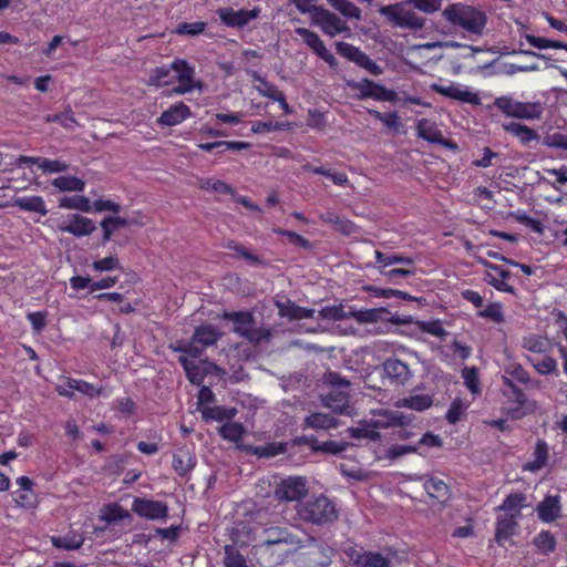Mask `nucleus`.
Instances as JSON below:
<instances>
[{
  "label": "nucleus",
  "instance_id": "1",
  "mask_svg": "<svg viewBox=\"0 0 567 567\" xmlns=\"http://www.w3.org/2000/svg\"><path fill=\"white\" fill-rule=\"evenodd\" d=\"M297 513L303 522L318 526L332 524L339 518L336 502L324 494L313 495L307 501L299 503Z\"/></svg>",
  "mask_w": 567,
  "mask_h": 567
},
{
  "label": "nucleus",
  "instance_id": "2",
  "mask_svg": "<svg viewBox=\"0 0 567 567\" xmlns=\"http://www.w3.org/2000/svg\"><path fill=\"white\" fill-rule=\"evenodd\" d=\"M444 18L453 25L461 27L473 34H482L486 25V16L481 10L463 4L453 3L443 11Z\"/></svg>",
  "mask_w": 567,
  "mask_h": 567
},
{
  "label": "nucleus",
  "instance_id": "3",
  "mask_svg": "<svg viewBox=\"0 0 567 567\" xmlns=\"http://www.w3.org/2000/svg\"><path fill=\"white\" fill-rule=\"evenodd\" d=\"M175 80L178 84L171 91L173 94L182 95L194 91L202 90L204 84L199 80H195V66L184 59H175L172 62Z\"/></svg>",
  "mask_w": 567,
  "mask_h": 567
},
{
  "label": "nucleus",
  "instance_id": "4",
  "mask_svg": "<svg viewBox=\"0 0 567 567\" xmlns=\"http://www.w3.org/2000/svg\"><path fill=\"white\" fill-rule=\"evenodd\" d=\"M442 446L440 435L432 432L424 433L416 442L406 444H395L388 450V455L391 458L401 457L409 453H416L420 456H426L431 449H439Z\"/></svg>",
  "mask_w": 567,
  "mask_h": 567
},
{
  "label": "nucleus",
  "instance_id": "5",
  "mask_svg": "<svg viewBox=\"0 0 567 567\" xmlns=\"http://www.w3.org/2000/svg\"><path fill=\"white\" fill-rule=\"evenodd\" d=\"M384 16L393 24L401 28L421 29L424 25V19L419 17L414 11L406 10L400 3L383 6L380 9Z\"/></svg>",
  "mask_w": 567,
  "mask_h": 567
},
{
  "label": "nucleus",
  "instance_id": "6",
  "mask_svg": "<svg viewBox=\"0 0 567 567\" xmlns=\"http://www.w3.org/2000/svg\"><path fill=\"white\" fill-rule=\"evenodd\" d=\"M394 417L388 414L374 415L371 420H363L357 426L350 427L349 433L352 439H370L378 440L380 434L379 429H385L394 423Z\"/></svg>",
  "mask_w": 567,
  "mask_h": 567
},
{
  "label": "nucleus",
  "instance_id": "7",
  "mask_svg": "<svg viewBox=\"0 0 567 567\" xmlns=\"http://www.w3.org/2000/svg\"><path fill=\"white\" fill-rule=\"evenodd\" d=\"M336 49L341 56L355 63L358 66L364 69L370 74L374 76L382 74V68L368 54L362 52L358 47H354L348 42L340 41L336 43Z\"/></svg>",
  "mask_w": 567,
  "mask_h": 567
},
{
  "label": "nucleus",
  "instance_id": "8",
  "mask_svg": "<svg viewBox=\"0 0 567 567\" xmlns=\"http://www.w3.org/2000/svg\"><path fill=\"white\" fill-rule=\"evenodd\" d=\"M313 24L319 25L323 33L334 37L348 30L346 23L323 7L312 9L310 14Z\"/></svg>",
  "mask_w": 567,
  "mask_h": 567
},
{
  "label": "nucleus",
  "instance_id": "9",
  "mask_svg": "<svg viewBox=\"0 0 567 567\" xmlns=\"http://www.w3.org/2000/svg\"><path fill=\"white\" fill-rule=\"evenodd\" d=\"M132 511L140 517L152 520L163 519L168 515V506L166 503L141 497H136L133 501Z\"/></svg>",
  "mask_w": 567,
  "mask_h": 567
},
{
  "label": "nucleus",
  "instance_id": "10",
  "mask_svg": "<svg viewBox=\"0 0 567 567\" xmlns=\"http://www.w3.org/2000/svg\"><path fill=\"white\" fill-rule=\"evenodd\" d=\"M307 493V480L300 476H290L282 480L276 488V496L286 501H299Z\"/></svg>",
  "mask_w": 567,
  "mask_h": 567
},
{
  "label": "nucleus",
  "instance_id": "11",
  "mask_svg": "<svg viewBox=\"0 0 567 567\" xmlns=\"http://www.w3.org/2000/svg\"><path fill=\"white\" fill-rule=\"evenodd\" d=\"M260 10L254 8L251 10L240 9L235 11L233 8H220L217 16L220 21L229 28H243L250 21L258 18Z\"/></svg>",
  "mask_w": 567,
  "mask_h": 567
},
{
  "label": "nucleus",
  "instance_id": "12",
  "mask_svg": "<svg viewBox=\"0 0 567 567\" xmlns=\"http://www.w3.org/2000/svg\"><path fill=\"white\" fill-rule=\"evenodd\" d=\"M296 33L300 35L303 42L320 58L322 59L330 68H336L338 64L334 55L326 48L323 41L320 37L306 28H297Z\"/></svg>",
  "mask_w": 567,
  "mask_h": 567
},
{
  "label": "nucleus",
  "instance_id": "13",
  "mask_svg": "<svg viewBox=\"0 0 567 567\" xmlns=\"http://www.w3.org/2000/svg\"><path fill=\"white\" fill-rule=\"evenodd\" d=\"M382 367L391 384L404 385L412 378L409 364L398 358H388Z\"/></svg>",
  "mask_w": 567,
  "mask_h": 567
},
{
  "label": "nucleus",
  "instance_id": "14",
  "mask_svg": "<svg viewBox=\"0 0 567 567\" xmlns=\"http://www.w3.org/2000/svg\"><path fill=\"white\" fill-rule=\"evenodd\" d=\"M486 267L489 269L485 275L488 285L498 291L515 293V288L507 282L512 276L509 270L492 262H486Z\"/></svg>",
  "mask_w": 567,
  "mask_h": 567
},
{
  "label": "nucleus",
  "instance_id": "15",
  "mask_svg": "<svg viewBox=\"0 0 567 567\" xmlns=\"http://www.w3.org/2000/svg\"><path fill=\"white\" fill-rule=\"evenodd\" d=\"M193 116L190 107L184 102L172 104L157 118L161 126H175Z\"/></svg>",
  "mask_w": 567,
  "mask_h": 567
},
{
  "label": "nucleus",
  "instance_id": "16",
  "mask_svg": "<svg viewBox=\"0 0 567 567\" xmlns=\"http://www.w3.org/2000/svg\"><path fill=\"white\" fill-rule=\"evenodd\" d=\"M361 97H371L375 101L392 102L395 99V92L386 89L384 85L364 79L360 86Z\"/></svg>",
  "mask_w": 567,
  "mask_h": 567
},
{
  "label": "nucleus",
  "instance_id": "17",
  "mask_svg": "<svg viewBox=\"0 0 567 567\" xmlns=\"http://www.w3.org/2000/svg\"><path fill=\"white\" fill-rule=\"evenodd\" d=\"M517 517L508 515H501L497 517L494 539L498 545L504 546L505 542L517 534Z\"/></svg>",
  "mask_w": 567,
  "mask_h": 567
},
{
  "label": "nucleus",
  "instance_id": "18",
  "mask_svg": "<svg viewBox=\"0 0 567 567\" xmlns=\"http://www.w3.org/2000/svg\"><path fill=\"white\" fill-rule=\"evenodd\" d=\"M60 229L75 237H83L91 235L95 230V225L92 219L74 214L68 224L62 225Z\"/></svg>",
  "mask_w": 567,
  "mask_h": 567
},
{
  "label": "nucleus",
  "instance_id": "19",
  "mask_svg": "<svg viewBox=\"0 0 567 567\" xmlns=\"http://www.w3.org/2000/svg\"><path fill=\"white\" fill-rule=\"evenodd\" d=\"M432 90L445 97H450L456 101L470 103V104H478L480 97L476 93L467 91V90H461L456 85H449L443 86L440 84H433Z\"/></svg>",
  "mask_w": 567,
  "mask_h": 567
},
{
  "label": "nucleus",
  "instance_id": "20",
  "mask_svg": "<svg viewBox=\"0 0 567 567\" xmlns=\"http://www.w3.org/2000/svg\"><path fill=\"white\" fill-rule=\"evenodd\" d=\"M332 549L317 546L306 554L302 567H329L332 563Z\"/></svg>",
  "mask_w": 567,
  "mask_h": 567
},
{
  "label": "nucleus",
  "instance_id": "21",
  "mask_svg": "<svg viewBox=\"0 0 567 567\" xmlns=\"http://www.w3.org/2000/svg\"><path fill=\"white\" fill-rule=\"evenodd\" d=\"M20 163L37 165L44 173H62L69 168V165L64 161L50 159L45 157L21 156Z\"/></svg>",
  "mask_w": 567,
  "mask_h": 567
},
{
  "label": "nucleus",
  "instance_id": "22",
  "mask_svg": "<svg viewBox=\"0 0 567 567\" xmlns=\"http://www.w3.org/2000/svg\"><path fill=\"white\" fill-rule=\"evenodd\" d=\"M416 131L417 136L424 141L441 145H447V143L443 138L442 132L433 122L426 118H421L417 121Z\"/></svg>",
  "mask_w": 567,
  "mask_h": 567
},
{
  "label": "nucleus",
  "instance_id": "23",
  "mask_svg": "<svg viewBox=\"0 0 567 567\" xmlns=\"http://www.w3.org/2000/svg\"><path fill=\"white\" fill-rule=\"evenodd\" d=\"M537 514L540 520L551 523L560 515V504L557 496H547L537 505Z\"/></svg>",
  "mask_w": 567,
  "mask_h": 567
},
{
  "label": "nucleus",
  "instance_id": "24",
  "mask_svg": "<svg viewBox=\"0 0 567 567\" xmlns=\"http://www.w3.org/2000/svg\"><path fill=\"white\" fill-rule=\"evenodd\" d=\"M278 309L281 317H287L291 320L311 319L315 315V309L298 306L290 300L278 303Z\"/></svg>",
  "mask_w": 567,
  "mask_h": 567
},
{
  "label": "nucleus",
  "instance_id": "25",
  "mask_svg": "<svg viewBox=\"0 0 567 567\" xmlns=\"http://www.w3.org/2000/svg\"><path fill=\"white\" fill-rule=\"evenodd\" d=\"M221 334L210 324L198 326L193 334V341L202 346V348L210 347L217 343Z\"/></svg>",
  "mask_w": 567,
  "mask_h": 567
},
{
  "label": "nucleus",
  "instance_id": "26",
  "mask_svg": "<svg viewBox=\"0 0 567 567\" xmlns=\"http://www.w3.org/2000/svg\"><path fill=\"white\" fill-rule=\"evenodd\" d=\"M175 81L173 74L172 63L169 65H162L154 68L150 71L147 85L150 86H166Z\"/></svg>",
  "mask_w": 567,
  "mask_h": 567
},
{
  "label": "nucleus",
  "instance_id": "27",
  "mask_svg": "<svg viewBox=\"0 0 567 567\" xmlns=\"http://www.w3.org/2000/svg\"><path fill=\"white\" fill-rule=\"evenodd\" d=\"M236 408H226V406H209L200 409L202 417L204 421H231L237 415Z\"/></svg>",
  "mask_w": 567,
  "mask_h": 567
},
{
  "label": "nucleus",
  "instance_id": "28",
  "mask_svg": "<svg viewBox=\"0 0 567 567\" xmlns=\"http://www.w3.org/2000/svg\"><path fill=\"white\" fill-rule=\"evenodd\" d=\"M526 495L523 493L509 494L497 507V511L506 512L505 515L515 516L519 518L522 516V508L526 506Z\"/></svg>",
  "mask_w": 567,
  "mask_h": 567
},
{
  "label": "nucleus",
  "instance_id": "29",
  "mask_svg": "<svg viewBox=\"0 0 567 567\" xmlns=\"http://www.w3.org/2000/svg\"><path fill=\"white\" fill-rule=\"evenodd\" d=\"M324 223L333 225L334 229L343 235L350 236L358 233V226L350 219L328 212L321 216Z\"/></svg>",
  "mask_w": 567,
  "mask_h": 567
},
{
  "label": "nucleus",
  "instance_id": "30",
  "mask_svg": "<svg viewBox=\"0 0 567 567\" xmlns=\"http://www.w3.org/2000/svg\"><path fill=\"white\" fill-rule=\"evenodd\" d=\"M221 318L227 321L234 322L233 331L240 328V331L249 329L255 323V318L251 311H225Z\"/></svg>",
  "mask_w": 567,
  "mask_h": 567
},
{
  "label": "nucleus",
  "instance_id": "31",
  "mask_svg": "<svg viewBox=\"0 0 567 567\" xmlns=\"http://www.w3.org/2000/svg\"><path fill=\"white\" fill-rule=\"evenodd\" d=\"M17 206L24 212L38 213L42 216L48 215L49 209L45 202L41 196H23L19 197L16 202Z\"/></svg>",
  "mask_w": 567,
  "mask_h": 567
},
{
  "label": "nucleus",
  "instance_id": "32",
  "mask_svg": "<svg viewBox=\"0 0 567 567\" xmlns=\"http://www.w3.org/2000/svg\"><path fill=\"white\" fill-rule=\"evenodd\" d=\"M51 543L55 548L75 550L83 545L84 538L75 532H69L64 536H53Z\"/></svg>",
  "mask_w": 567,
  "mask_h": 567
},
{
  "label": "nucleus",
  "instance_id": "33",
  "mask_svg": "<svg viewBox=\"0 0 567 567\" xmlns=\"http://www.w3.org/2000/svg\"><path fill=\"white\" fill-rule=\"evenodd\" d=\"M523 348L530 353L544 354L549 351L550 341L546 337L530 334L523 339Z\"/></svg>",
  "mask_w": 567,
  "mask_h": 567
},
{
  "label": "nucleus",
  "instance_id": "34",
  "mask_svg": "<svg viewBox=\"0 0 567 567\" xmlns=\"http://www.w3.org/2000/svg\"><path fill=\"white\" fill-rule=\"evenodd\" d=\"M305 425L315 430H329L337 426V421L330 414L316 412L306 417Z\"/></svg>",
  "mask_w": 567,
  "mask_h": 567
},
{
  "label": "nucleus",
  "instance_id": "35",
  "mask_svg": "<svg viewBox=\"0 0 567 567\" xmlns=\"http://www.w3.org/2000/svg\"><path fill=\"white\" fill-rule=\"evenodd\" d=\"M66 385L90 399L99 398L102 394V388L81 379L66 378Z\"/></svg>",
  "mask_w": 567,
  "mask_h": 567
},
{
  "label": "nucleus",
  "instance_id": "36",
  "mask_svg": "<svg viewBox=\"0 0 567 567\" xmlns=\"http://www.w3.org/2000/svg\"><path fill=\"white\" fill-rule=\"evenodd\" d=\"M264 545L267 547L278 544H292L291 534L286 528L272 527L265 530Z\"/></svg>",
  "mask_w": 567,
  "mask_h": 567
},
{
  "label": "nucleus",
  "instance_id": "37",
  "mask_svg": "<svg viewBox=\"0 0 567 567\" xmlns=\"http://www.w3.org/2000/svg\"><path fill=\"white\" fill-rule=\"evenodd\" d=\"M52 185L60 192H83L85 188V182L75 176H59Z\"/></svg>",
  "mask_w": 567,
  "mask_h": 567
},
{
  "label": "nucleus",
  "instance_id": "38",
  "mask_svg": "<svg viewBox=\"0 0 567 567\" xmlns=\"http://www.w3.org/2000/svg\"><path fill=\"white\" fill-rule=\"evenodd\" d=\"M504 127L506 132L516 136L524 144H528L537 138V133L535 132V130L524 124L512 122L505 125Z\"/></svg>",
  "mask_w": 567,
  "mask_h": 567
},
{
  "label": "nucleus",
  "instance_id": "39",
  "mask_svg": "<svg viewBox=\"0 0 567 567\" xmlns=\"http://www.w3.org/2000/svg\"><path fill=\"white\" fill-rule=\"evenodd\" d=\"M543 114V107L540 103L535 102H518L516 105V112L515 116L517 118H525V120H536L539 118Z\"/></svg>",
  "mask_w": 567,
  "mask_h": 567
},
{
  "label": "nucleus",
  "instance_id": "40",
  "mask_svg": "<svg viewBox=\"0 0 567 567\" xmlns=\"http://www.w3.org/2000/svg\"><path fill=\"white\" fill-rule=\"evenodd\" d=\"M375 260L379 264L380 268H385L390 265L394 264H403L412 266L414 264V259L409 256L400 255V254H384L380 250H374Z\"/></svg>",
  "mask_w": 567,
  "mask_h": 567
},
{
  "label": "nucleus",
  "instance_id": "41",
  "mask_svg": "<svg viewBox=\"0 0 567 567\" xmlns=\"http://www.w3.org/2000/svg\"><path fill=\"white\" fill-rule=\"evenodd\" d=\"M218 432L223 439L237 443L243 440L245 427L238 422H226L218 429Z\"/></svg>",
  "mask_w": 567,
  "mask_h": 567
},
{
  "label": "nucleus",
  "instance_id": "42",
  "mask_svg": "<svg viewBox=\"0 0 567 567\" xmlns=\"http://www.w3.org/2000/svg\"><path fill=\"white\" fill-rule=\"evenodd\" d=\"M59 206L61 208L78 209L85 213L92 209L90 199L82 195L62 197L59 202Z\"/></svg>",
  "mask_w": 567,
  "mask_h": 567
},
{
  "label": "nucleus",
  "instance_id": "43",
  "mask_svg": "<svg viewBox=\"0 0 567 567\" xmlns=\"http://www.w3.org/2000/svg\"><path fill=\"white\" fill-rule=\"evenodd\" d=\"M424 489L429 496L437 501H444L449 495V486L439 478L426 480L424 483Z\"/></svg>",
  "mask_w": 567,
  "mask_h": 567
},
{
  "label": "nucleus",
  "instance_id": "44",
  "mask_svg": "<svg viewBox=\"0 0 567 567\" xmlns=\"http://www.w3.org/2000/svg\"><path fill=\"white\" fill-rule=\"evenodd\" d=\"M240 328L236 329V334L246 339L248 342L252 344H258L264 340H268L271 336L269 329L267 328H255L251 326L247 330H239Z\"/></svg>",
  "mask_w": 567,
  "mask_h": 567
},
{
  "label": "nucleus",
  "instance_id": "45",
  "mask_svg": "<svg viewBox=\"0 0 567 567\" xmlns=\"http://www.w3.org/2000/svg\"><path fill=\"white\" fill-rule=\"evenodd\" d=\"M225 247L230 250L236 251L237 255L239 256V258L246 260L250 265L259 266L262 264V260L260 257L250 252L244 245H241L235 240H228L225 244Z\"/></svg>",
  "mask_w": 567,
  "mask_h": 567
},
{
  "label": "nucleus",
  "instance_id": "46",
  "mask_svg": "<svg viewBox=\"0 0 567 567\" xmlns=\"http://www.w3.org/2000/svg\"><path fill=\"white\" fill-rule=\"evenodd\" d=\"M200 188L207 192L234 195V188L229 184L213 177L200 179Z\"/></svg>",
  "mask_w": 567,
  "mask_h": 567
},
{
  "label": "nucleus",
  "instance_id": "47",
  "mask_svg": "<svg viewBox=\"0 0 567 567\" xmlns=\"http://www.w3.org/2000/svg\"><path fill=\"white\" fill-rule=\"evenodd\" d=\"M252 80L259 83L255 89L261 96L274 100L281 92L275 84L260 76L257 72H254Z\"/></svg>",
  "mask_w": 567,
  "mask_h": 567
},
{
  "label": "nucleus",
  "instance_id": "48",
  "mask_svg": "<svg viewBox=\"0 0 567 567\" xmlns=\"http://www.w3.org/2000/svg\"><path fill=\"white\" fill-rule=\"evenodd\" d=\"M128 516V512L118 504H109L104 506L101 513V519L105 520L106 523L122 520Z\"/></svg>",
  "mask_w": 567,
  "mask_h": 567
},
{
  "label": "nucleus",
  "instance_id": "49",
  "mask_svg": "<svg viewBox=\"0 0 567 567\" xmlns=\"http://www.w3.org/2000/svg\"><path fill=\"white\" fill-rule=\"evenodd\" d=\"M534 545L542 554L548 555L555 550L556 539L553 534L547 530H543L534 538Z\"/></svg>",
  "mask_w": 567,
  "mask_h": 567
},
{
  "label": "nucleus",
  "instance_id": "50",
  "mask_svg": "<svg viewBox=\"0 0 567 567\" xmlns=\"http://www.w3.org/2000/svg\"><path fill=\"white\" fill-rule=\"evenodd\" d=\"M462 378L464 380V384L473 394L481 393V382L478 377V370L475 367H466L462 370Z\"/></svg>",
  "mask_w": 567,
  "mask_h": 567
},
{
  "label": "nucleus",
  "instance_id": "51",
  "mask_svg": "<svg viewBox=\"0 0 567 567\" xmlns=\"http://www.w3.org/2000/svg\"><path fill=\"white\" fill-rule=\"evenodd\" d=\"M349 402V396L343 391H332L324 398V404L333 411L342 412Z\"/></svg>",
  "mask_w": 567,
  "mask_h": 567
},
{
  "label": "nucleus",
  "instance_id": "52",
  "mask_svg": "<svg viewBox=\"0 0 567 567\" xmlns=\"http://www.w3.org/2000/svg\"><path fill=\"white\" fill-rule=\"evenodd\" d=\"M224 565L225 567H248L246 558L231 545L225 546Z\"/></svg>",
  "mask_w": 567,
  "mask_h": 567
},
{
  "label": "nucleus",
  "instance_id": "53",
  "mask_svg": "<svg viewBox=\"0 0 567 567\" xmlns=\"http://www.w3.org/2000/svg\"><path fill=\"white\" fill-rule=\"evenodd\" d=\"M526 40L532 47L537 49H563L567 51V43L560 41L532 34L526 35Z\"/></svg>",
  "mask_w": 567,
  "mask_h": 567
},
{
  "label": "nucleus",
  "instance_id": "54",
  "mask_svg": "<svg viewBox=\"0 0 567 567\" xmlns=\"http://www.w3.org/2000/svg\"><path fill=\"white\" fill-rule=\"evenodd\" d=\"M307 125L317 131H324L328 125L327 112L318 109H309L307 116Z\"/></svg>",
  "mask_w": 567,
  "mask_h": 567
},
{
  "label": "nucleus",
  "instance_id": "55",
  "mask_svg": "<svg viewBox=\"0 0 567 567\" xmlns=\"http://www.w3.org/2000/svg\"><path fill=\"white\" fill-rule=\"evenodd\" d=\"M433 400L427 394H414L403 400V405L415 411H424L429 409Z\"/></svg>",
  "mask_w": 567,
  "mask_h": 567
},
{
  "label": "nucleus",
  "instance_id": "56",
  "mask_svg": "<svg viewBox=\"0 0 567 567\" xmlns=\"http://www.w3.org/2000/svg\"><path fill=\"white\" fill-rule=\"evenodd\" d=\"M527 360L535 368V370L543 375L554 372L557 368L556 360L549 355H545L539 360L527 357Z\"/></svg>",
  "mask_w": 567,
  "mask_h": 567
},
{
  "label": "nucleus",
  "instance_id": "57",
  "mask_svg": "<svg viewBox=\"0 0 567 567\" xmlns=\"http://www.w3.org/2000/svg\"><path fill=\"white\" fill-rule=\"evenodd\" d=\"M416 327L421 332L429 333L433 337L443 338L447 334V331L444 329L442 322L437 319L430 321H417Z\"/></svg>",
  "mask_w": 567,
  "mask_h": 567
},
{
  "label": "nucleus",
  "instance_id": "58",
  "mask_svg": "<svg viewBox=\"0 0 567 567\" xmlns=\"http://www.w3.org/2000/svg\"><path fill=\"white\" fill-rule=\"evenodd\" d=\"M274 233L287 237L289 244L293 246H298L303 249H311L312 247L311 243L307 238H305L303 236L299 235L296 231L287 230L284 228H275Z\"/></svg>",
  "mask_w": 567,
  "mask_h": 567
},
{
  "label": "nucleus",
  "instance_id": "59",
  "mask_svg": "<svg viewBox=\"0 0 567 567\" xmlns=\"http://www.w3.org/2000/svg\"><path fill=\"white\" fill-rule=\"evenodd\" d=\"M505 378H509L512 382L514 381L528 384L530 382L529 373L519 364H511L505 369Z\"/></svg>",
  "mask_w": 567,
  "mask_h": 567
},
{
  "label": "nucleus",
  "instance_id": "60",
  "mask_svg": "<svg viewBox=\"0 0 567 567\" xmlns=\"http://www.w3.org/2000/svg\"><path fill=\"white\" fill-rule=\"evenodd\" d=\"M350 318H353L359 323H373L380 319L379 309H360L349 311Z\"/></svg>",
  "mask_w": 567,
  "mask_h": 567
},
{
  "label": "nucleus",
  "instance_id": "61",
  "mask_svg": "<svg viewBox=\"0 0 567 567\" xmlns=\"http://www.w3.org/2000/svg\"><path fill=\"white\" fill-rule=\"evenodd\" d=\"M207 23L204 21L182 22L176 28L177 34L195 37L205 31Z\"/></svg>",
  "mask_w": 567,
  "mask_h": 567
},
{
  "label": "nucleus",
  "instance_id": "62",
  "mask_svg": "<svg viewBox=\"0 0 567 567\" xmlns=\"http://www.w3.org/2000/svg\"><path fill=\"white\" fill-rule=\"evenodd\" d=\"M477 315L481 318L491 319L496 323H501L504 321L502 305L499 302L488 303L484 309L480 310Z\"/></svg>",
  "mask_w": 567,
  "mask_h": 567
},
{
  "label": "nucleus",
  "instance_id": "63",
  "mask_svg": "<svg viewBox=\"0 0 567 567\" xmlns=\"http://www.w3.org/2000/svg\"><path fill=\"white\" fill-rule=\"evenodd\" d=\"M120 268V260L116 256L113 255L99 260H94L92 264V269L99 272L112 271Z\"/></svg>",
  "mask_w": 567,
  "mask_h": 567
},
{
  "label": "nucleus",
  "instance_id": "64",
  "mask_svg": "<svg viewBox=\"0 0 567 567\" xmlns=\"http://www.w3.org/2000/svg\"><path fill=\"white\" fill-rule=\"evenodd\" d=\"M391 559L380 553L367 551L362 567H390Z\"/></svg>",
  "mask_w": 567,
  "mask_h": 567
}]
</instances>
